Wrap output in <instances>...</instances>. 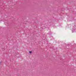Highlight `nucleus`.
<instances>
[{"label": "nucleus", "instance_id": "f257e3e1", "mask_svg": "<svg viewBox=\"0 0 76 76\" xmlns=\"http://www.w3.org/2000/svg\"><path fill=\"white\" fill-rule=\"evenodd\" d=\"M29 53H32V52H31V51H29Z\"/></svg>", "mask_w": 76, "mask_h": 76}, {"label": "nucleus", "instance_id": "f03ea898", "mask_svg": "<svg viewBox=\"0 0 76 76\" xmlns=\"http://www.w3.org/2000/svg\"><path fill=\"white\" fill-rule=\"evenodd\" d=\"M2 63L1 62H0V64H1Z\"/></svg>", "mask_w": 76, "mask_h": 76}]
</instances>
